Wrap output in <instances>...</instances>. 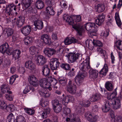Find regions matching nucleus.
Instances as JSON below:
<instances>
[{
  "mask_svg": "<svg viewBox=\"0 0 122 122\" xmlns=\"http://www.w3.org/2000/svg\"><path fill=\"white\" fill-rule=\"evenodd\" d=\"M90 59L89 57L87 58L79 66L81 70L75 78V82L78 86L82 84L83 79L87 76V73L86 71L90 68Z\"/></svg>",
  "mask_w": 122,
  "mask_h": 122,
  "instance_id": "f257e3e1",
  "label": "nucleus"
},
{
  "mask_svg": "<svg viewBox=\"0 0 122 122\" xmlns=\"http://www.w3.org/2000/svg\"><path fill=\"white\" fill-rule=\"evenodd\" d=\"M39 84L42 87L39 92L41 96L45 97H49L50 93L47 91V89H48L49 90L51 91L52 88L50 87V84L48 81V78H43L40 80Z\"/></svg>",
  "mask_w": 122,
  "mask_h": 122,
  "instance_id": "f03ea898",
  "label": "nucleus"
},
{
  "mask_svg": "<svg viewBox=\"0 0 122 122\" xmlns=\"http://www.w3.org/2000/svg\"><path fill=\"white\" fill-rule=\"evenodd\" d=\"M117 88L115 89L111 94L108 95L107 98L109 101L110 102V104L113 105V108L117 109L120 108L121 103L120 100L121 96L120 95L117 98L116 97L117 95Z\"/></svg>",
  "mask_w": 122,
  "mask_h": 122,
  "instance_id": "7ed1b4c3",
  "label": "nucleus"
},
{
  "mask_svg": "<svg viewBox=\"0 0 122 122\" xmlns=\"http://www.w3.org/2000/svg\"><path fill=\"white\" fill-rule=\"evenodd\" d=\"M63 20L68 23L69 24L72 25V27L77 31L78 34L80 36L82 35L83 29L82 26L79 23L73 25L74 21L72 18L66 14H64L63 16Z\"/></svg>",
  "mask_w": 122,
  "mask_h": 122,
  "instance_id": "20e7f679",
  "label": "nucleus"
},
{
  "mask_svg": "<svg viewBox=\"0 0 122 122\" xmlns=\"http://www.w3.org/2000/svg\"><path fill=\"white\" fill-rule=\"evenodd\" d=\"M77 87L73 81L69 80L67 87V91L72 94H74L76 92Z\"/></svg>",
  "mask_w": 122,
  "mask_h": 122,
  "instance_id": "39448f33",
  "label": "nucleus"
},
{
  "mask_svg": "<svg viewBox=\"0 0 122 122\" xmlns=\"http://www.w3.org/2000/svg\"><path fill=\"white\" fill-rule=\"evenodd\" d=\"M51 103L54 112L57 113L60 112L61 111L62 108L61 104L56 99L52 100Z\"/></svg>",
  "mask_w": 122,
  "mask_h": 122,
  "instance_id": "423d86ee",
  "label": "nucleus"
},
{
  "mask_svg": "<svg viewBox=\"0 0 122 122\" xmlns=\"http://www.w3.org/2000/svg\"><path fill=\"white\" fill-rule=\"evenodd\" d=\"M85 117L88 121L91 122H95L98 119V116L89 112H86L85 114Z\"/></svg>",
  "mask_w": 122,
  "mask_h": 122,
  "instance_id": "0eeeda50",
  "label": "nucleus"
},
{
  "mask_svg": "<svg viewBox=\"0 0 122 122\" xmlns=\"http://www.w3.org/2000/svg\"><path fill=\"white\" fill-rule=\"evenodd\" d=\"M16 9L15 6L13 4L7 5L5 9L6 14L8 15L12 16L13 14V10H15Z\"/></svg>",
  "mask_w": 122,
  "mask_h": 122,
  "instance_id": "6e6552de",
  "label": "nucleus"
},
{
  "mask_svg": "<svg viewBox=\"0 0 122 122\" xmlns=\"http://www.w3.org/2000/svg\"><path fill=\"white\" fill-rule=\"evenodd\" d=\"M43 52L46 56L50 57L55 54L56 50L54 49L46 47L44 49Z\"/></svg>",
  "mask_w": 122,
  "mask_h": 122,
  "instance_id": "1a4fd4ad",
  "label": "nucleus"
},
{
  "mask_svg": "<svg viewBox=\"0 0 122 122\" xmlns=\"http://www.w3.org/2000/svg\"><path fill=\"white\" fill-rule=\"evenodd\" d=\"M0 88L1 92L3 93H6L9 94H11L12 92L10 90V87L9 86L7 83H4L0 86Z\"/></svg>",
  "mask_w": 122,
  "mask_h": 122,
  "instance_id": "9d476101",
  "label": "nucleus"
},
{
  "mask_svg": "<svg viewBox=\"0 0 122 122\" xmlns=\"http://www.w3.org/2000/svg\"><path fill=\"white\" fill-rule=\"evenodd\" d=\"M76 114H70L68 117L66 118V122L70 121V122H81L79 118H76Z\"/></svg>",
  "mask_w": 122,
  "mask_h": 122,
  "instance_id": "9b49d317",
  "label": "nucleus"
},
{
  "mask_svg": "<svg viewBox=\"0 0 122 122\" xmlns=\"http://www.w3.org/2000/svg\"><path fill=\"white\" fill-rule=\"evenodd\" d=\"M47 59L43 56H38L36 59V64L38 66L42 65L44 64L46 61Z\"/></svg>",
  "mask_w": 122,
  "mask_h": 122,
  "instance_id": "f8f14e48",
  "label": "nucleus"
},
{
  "mask_svg": "<svg viewBox=\"0 0 122 122\" xmlns=\"http://www.w3.org/2000/svg\"><path fill=\"white\" fill-rule=\"evenodd\" d=\"M42 72V75L48 78L52 77L50 74V69L47 65H45L43 66Z\"/></svg>",
  "mask_w": 122,
  "mask_h": 122,
  "instance_id": "ddd939ff",
  "label": "nucleus"
},
{
  "mask_svg": "<svg viewBox=\"0 0 122 122\" xmlns=\"http://www.w3.org/2000/svg\"><path fill=\"white\" fill-rule=\"evenodd\" d=\"M40 39L46 44L50 45L51 44L52 42L51 39L50 38V36L47 34H44L41 35Z\"/></svg>",
  "mask_w": 122,
  "mask_h": 122,
  "instance_id": "4468645a",
  "label": "nucleus"
},
{
  "mask_svg": "<svg viewBox=\"0 0 122 122\" xmlns=\"http://www.w3.org/2000/svg\"><path fill=\"white\" fill-rule=\"evenodd\" d=\"M89 73L90 77L91 79H94L97 77L98 72L95 69L91 68L89 71Z\"/></svg>",
  "mask_w": 122,
  "mask_h": 122,
  "instance_id": "2eb2a0df",
  "label": "nucleus"
},
{
  "mask_svg": "<svg viewBox=\"0 0 122 122\" xmlns=\"http://www.w3.org/2000/svg\"><path fill=\"white\" fill-rule=\"evenodd\" d=\"M28 80L30 84L35 86H38L37 82L38 80L34 76L32 75L29 76Z\"/></svg>",
  "mask_w": 122,
  "mask_h": 122,
  "instance_id": "dca6fc26",
  "label": "nucleus"
},
{
  "mask_svg": "<svg viewBox=\"0 0 122 122\" xmlns=\"http://www.w3.org/2000/svg\"><path fill=\"white\" fill-rule=\"evenodd\" d=\"M25 66L26 68L31 71H33L36 69V66L31 61H27L25 63Z\"/></svg>",
  "mask_w": 122,
  "mask_h": 122,
  "instance_id": "f3484780",
  "label": "nucleus"
},
{
  "mask_svg": "<svg viewBox=\"0 0 122 122\" xmlns=\"http://www.w3.org/2000/svg\"><path fill=\"white\" fill-rule=\"evenodd\" d=\"M21 51L19 49H15L12 52L13 59L15 61L18 59L20 57Z\"/></svg>",
  "mask_w": 122,
  "mask_h": 122,
  "instance_id": "a211bd4d",
  "label": "nucleus"
},
{
  "mask_svg": "<svg viewBox=\"0 0 122 122\" xmlns=\"http://www.w3.org/2000/svg\"><path fill=\"white\" fill-rule=\"evenodd\" d=\"M33 0H22L21 4L23 8L24 9H27L31 5Z\"/></svg>",
  "mask_w": 122,
  "mask_h": 122,
  "instance_id": "6ab92c4d",
  "label": "nucleus"
},
{
  "mask_svg": "<svg viewBox=\"0 0 122 122\" xmlns=\"http://www.w3.org/2000/svg\"><path fill=\"white\" fill-rule=\"evenodd\" d=\"M81 55L79 53L71 54L70 56L69 62L70 63L73 62L78 58Z\"/></svg>",
  "mask_w": 122,
  "mask_h": 122,
  "instance_id": "aec40b11",
  "label": "nucleus"
},
{
  "mask_svg": "<svg viewBox=\"0 0 122 122\" xmlns=\"http://www.w3.org/2000/svg\"><path fill=\"white\" fill-rule=\"evenodd\" d=\"M31 30V27L29 25L25 26L21 29V31L22 33L25 36L29 35Z\"/></svg>",
  "mask_w": 122,
  "mask_h": 122,
  "instance_id": "412c9836",
  "label": "nucleus"
},
{
  "mask_svg": "<svg viewBox=\"0 0 122 122\" xmlns=\"http://www.w3.org/2000/svg\"><path fill=\"white\" fill-rule=\"evenodd\" d=\"M105 18V16L103 14L99 15L98 18L95 20L96 24L100 25L104 21Z\"/></svg>",
  "mask_w": 122,
  "mask_h": 122,
  "instance_id": "4be33fe9",
  "label": "nucleus"
},
{
  "mask_svg": "<svg viewBox=\"0 0 122 122\" xmlns=\"http://www.w3.org/2000/svg\"><path fill=\"white\" fill-rule=\"evenodd\" d=\"M86 30L87 31H89L92 28L97 29V27L94 23L89 22L87 23L84 25Z\"/></svg>",
  "mask_w": 122,
  "mask_h": 122,
  "instance_id": "5701e85b",
  "label": "nucleus"
},
{
  "mask_svg": "<svg viewBox=\"0 0 122 122\" xmlns=\"http://www.w3.org/2000/svg\"><path fill=\"white\" fill-rule=\"evenodd\" d=\"M78 42V40L73 37L71 38H66L64 40V42L65 45H68L72 43H75Z\"/></svg>",
  "mask_w": 122,
  "mask_h": 122,
  "instance_id": "b1692460",
  "label": "nucleus"
},
{
  "mask_svg": "<svg viewBox=\"0 0 122 122\" xmlns=\"http://www.w3.org/2000/svg\"><path fill=\"white\" fill-rule=\"evenodd\" d=\"M110 102L108 101H106L105 105L103 106L102 108V112H108L110 109Z\"/></svg>",
  "mask_w": 122,
  "mask_h": 122,
  "instance_id": "393cba45",
  "label": "nucleus"
},
{
  "mask_svg": "<svg viewBox=\"0 0 122 122\" xmlns=\"http://www.w3.org/2000/svg\"><path fill=\"white\" fill-rule=\"evenodd\" d=\"M9 45L7 43L3 44L0 46V51L3 54L5 53L9 49Z\"/></svg>",
  "mask_w": 122,
  "mask_h": 122,
  "instance_id": "a878e982",
  "label": "nucleus"
},
{
  "mask_svg": "<svg viewBox=\"0 0 122 122\" xmlns=\"http://www.w3.org/2000/svg\"><path fill=\"white\" fill-rule=\"evenodd\" d=\"M34 25L36 28L39 30L42 29L44 27L43 22L41 20L35 22Z\"/></svg>",
  "mask_w": 122,
  "mask_h": 122,
  "instance_id": "bb28decb",
  "label": "nucleus"
},
{
  "mask_svg": "<svg viewBox=\"0 0 122 122\" xmlns=\"http://www.w3.org/2000/svg\"><path fill=\"white\" fill-rule=\"evenodd\" d=\"M108 68L107 64H105L103 68L100 71V74L103 76H105L108 71Z\"/></svg>",
  "mask_w": 122,
  "mask_h": 122,
  "instance_id": "cd10ccee",
  "label": "nucleus"
},
{
  "mask_svg": "<svg viewBox=\"0 0 122 122\" xmlns=\"http://www.w3.org/2000/svg\"><path fill=\"white\" fill-rule=\"evenodd\" d=\"M63 51V49L62 48L59 47L56 51V50L55 55L56 56V57L59 58L61 57L62 56Z\"/></svg>",
  "mask_w": 122,
  "mask_h": 122,
  "instance_id": "c85d7f7f",
  "label": "nucleus"
},
{
  "mask_svg": "<svg viewBox=\"0 0 122 122\" xmlns=\"http://www.w3.org/2000/svg\"><path fill=\"white\" fill-rule=\"evenodd\" d=\"M29 52L32 55L37 54L38 53L39 50L38 48L35 46H31L29 48Z\"/></svg>",
  "mask_w": 122,
  "mask_h": 122,
  "instance_id": "c756f323",
  "label": "nucleus"
},
{
  "mask_svg": "<svg viewBox=\"0 0 122 122\" xmlns=\"http://www.w3.org/2000/svg\"><path fill=\"white\" fill-rule=\"evenodd\" d=\"M25 20V18L24 17L19 16L16 22L17 26L19 27L21 26L24 24Z\"/></svg>",
  "mask_w": 122,
  "mask_h": 122,
  "instance_id": "7c9ffc66",
  "label": "nucleus"
},
{
  "mask_svg": "<svg viewBox=\"0 0 122 122\" xmlns=\"http://www.w3.org/2000/svg\"><path fill=\"white\" fill-rule=\"evenodd\" d=\"M105 86L106 88L108 91H111L113 90L114 86L110 81L107 82Z\"/></svg>",
  "mask_w": 122,
  "mask_h": 122,
  "instance_id": "2f4dec72",
  "label": "nucleus"
},
{
  "mask_svg": "<svg viewBox=\"0 0 122 122\" xmlns=\"http://www.w3.org/2000/svg\"><path fill=\"white\" fill-rule=\"evenodd\" d=\"M101 97L100 94L99 93H96L94 94L91 98V101L92 102H95L98 101L100 99Z\"/></svg>",
  "mask_w": 122,
  "mask_h": 122,
  "instance_id": "473e14b6",
  "label": "nucleus"
},
{
  "mask_svg": "<svg viewBox=\"0 0 122 122\" xmlns=\"http://www.w3.org/2000/svg\"><path fill=\"white\" fill-rule=\"evenodd\" d=\"M51 110V109L49 107L45 108L42 114L41 117L44 118H46L47 116V114L50 113Z\"/></svg>",
  "mask_w": 122,
  "mask_h": 122,
  "instance_id": "72a5a7b5",
  "label": "nucleus"
},
{
  "mask_svg": "<svg viewBox=\"0 0 122 122\" xmlns=\"http://www.w3.org/2000/svg\"><path fill=\"white\" fill-rule=\"evenodd\" d=\"M48 81L50 84V87L51 86H53L57 83V80L55 78H52V77L48 78Z\"/></svg>",
  "mask_w": 122,
  "mask_h": 122,
  "instance_id": "f704fd0d",
  "label": "nucleus"
},
{
  "mask_svg": "<svg viewBox=\"0 0 122 122\" xmlns=\"http://www.w3.org/2000/svg\"><path fill=\"white\" fill-rule=\"evenodd\" d=\"M35 5L38 9L42 8L44 6V2L41 0H37Z\"/></svg>",
  "mask_w": 122,
  "mask_h": 122,
  "instance_id": "c9c22d12",
  "label": "nucleus"
},
{
  "mask_svg": "<svg viewBox=\"0 0 122 122\" xmlns=\"http://www.w3.org/2000/svg\"><path fill=\"white\" fill-rule=\"evenodd\" d=\"M24 44L27 46L29 45L32 42V38L28 36L25 38L24 40Z\"/></svg>",
  "mask_w": 122,
  "mask_h": 122,
  "instance_id": "e433bc0d",
  "label": "nucleus"
},
{
  "mask_svg": "<svg viewBox=\"0 0 122 122\" xmlns=\"http://www.w3.org/2000/svg\"><path fill=\"white\" fill-rule=\"evenodd\" d=\"M7 119L9 122H15V120L14 116L12 113L9 114L7 117Z\"/></svg>",
  "mask_w": 122,
  "mask_h": 122,
  "instance_id": "4c0bfd02",
  "label": "nucleus"
},
{
  "mask_svg": "<svg viewBox=\"0 0 122 122\" xmlns=\"http://www.w3.org/2000/svg\"><path fill=\"white\" fill-rule=\"evenodd\" d=\"M114 46L119 50H122V41L120 40L117 41L115 44Z\"/></svg>",
  "mask_w": 122,
  "mask_h": 122,
  "instance_id": "58836bf2",
  "label": "nucleus"
},
{
  "mask_svg": "<svg viewBox=\"0 0 122 122\" xmlns=\"http://www.w3.org/2000/svg\"><path fill=\"white\" fill-rule=\"evenodd\" d=\"M97 11L100 13L104 11L105 9L104 5L102 4H98L97 5Z\"/></svg>",
  "mask_w": 122,
  "mask_h": 122,
  "instance_id": "ea45409f",
  "label": "nucleus"
},
{
  "mask_svg": "<svg viewBox=\"0 0 122 122\" xmlns=\"http://www.w3.org/2000/svg\"><path fill=\"white\" fill-rule=\"evenodd\" d=\"M46 11L50 15H53L55 14V11L52 6H48L46 8Z\"/></svg>",
  "mask_w": 122,
  "mask_h": 122,
  "instance_id": "a19ab883",
  "label": "nucleus"
},
{
  "mask_svg": "<svg viewBox=\"0 0 122 122\" xmlns=\"http://www.w3.org/2000/svg\"><path fill=\"white\" fill-rule=\"evenodd\" d=\"M6 109L8 111L13 112L16 110V108L13 104L9 105L6 107Z\"/></svg>",
  "mask_w": 122,
  "mask_h": 122,
  "instance_id": "79ce46f5",
  "label": "nucleus"
},
{
  "mask_svg": "<svg viewBox=\"0 0 122 122\" xmlns=\"http://www.w3.org/2000/svg\"><path fill=\"white\" fill-rule=\"evenodd\" d=\"M60 66L62 68L66 70H68L70 69V65L67 63H61L60 64Z\"/></svg>",
  "mask_w": 122,
  "mask_h": 122,
  "instance_id": "37998d69",
  "label": "nucleus"
},
{
  "mask_svg": "<svg viewBox=\"0 0 122 122\" xmlns=\"http://www.w3.org/2000/svg\"><path fill=\"white\" fill-rule=\"evenodd\" d=\"M5 31L6 32L5 34L8 37L11 36L13 33V30L10 28H6L5 29Z\"/></svg>",
  "mask_w": 122,
  "mask_h": 122,
  "instance_id": "c03bdc74",
  "label": "nucleus"
},
{
  "mask_svg": "<svg viewBox=\"0 0 122 122\" xmlns=\"http://www.w3.org/2000/svg\"><path fill=\"white\" fill-rule=\"evenodd\" d=\"M90 104V102L87 100H83L82 101V102L81 103V104L82 106L86 107H89Z\"/></svg>",
  "mask_w": 122,
  "mask_h": 122,
  "instance_id": "a18cd8bd",
  "label": "nucleus"
},
{
  "mask_svg": "<svg viewBox=\"0 0 122 122\" xmlns=\"http://www.w3.org/2000/svg\"><path fill=\"white\" fill-rule=\"evenodd\" d=\"M59 83L62 86H65L67 83V80L65 77H61L59 80Z\"/></svg>",
  "mask_w": 122,
  "mask_h": 122,
  "instance_id": "49530a36",
  "label": "nucleus"
},
{
  "mask_svg": "<svg viewBox=\"0 0 122 122\" xmlns=\"http://www.w3.org/2000/svg\"><path fill=\"white\" fill-rule=\"evenodd\" d=\"M24 110L25 112L29 115H33L35 113V110L30 108H25Z\"/></svg>",
  "mask_w": 122,
  "mask_h": 122,
  "instance_id": "de8ad7c7",
  "label": "nucleus"
},
{
  "mask_svg": "<svg viewBox=\"0 0 122 122\" xmlns=\"http://www.w3.org/2000/svg\"><path fill=\"white\" fill-rule=\"evenodd\" d=\"M111 122H122V118L120 116H116L112 119Z\"/></svg>",
  "mask_w": 122,
  "mask_h": 122,
  "instance_id": "09e8293b",
  "label": "nucleus"
},
{
  "mask_svg": "<svg viewBox=\"0 0 122 122\" xmlns=\"http://www.w3.org/2000/svg\"><path fill=\"white\" fill-rule=\"evenodd\" d=\"M115 19L117 23L118 26H120L121 25V22L119 18V16L117 13L115 14Z\"/></svg>",
  "mask_w": 122,
  "mask_h": 122,
  "instance_id": "8fccbe9b",
  "label": "nucleus"
},
{
  "mask_svg": "<svg viewBox=\"0 0 122 122\" xmlns=\"http://www.w3.org/2000/svg\"><path fill=\"white\" fill-rule=\"evenodd\" d=\"M31 20H32L34 22L36 21L41 20L40 16L36 14L33 15L31 17Z\"/></svg>",
  "mask_w": 122,
  "mask_h": 122,
  "instance_id": "3c124183",
  "label": "nucleus"
},
{
  "mask_svg": "<svg viewBox=\"0 0 122 122\" xmlns=\"http://www.w3.org/2000/svg\"><path fill=\"white\" fill-rule=\"evenodd\" d=\"M16 122H26V120L24 117L22 116H19L17 117Z\"/></svg>",
  "mask_w": 122,
  "mask_h": 122,
  "instance_id": "603ef678",
  "label": "nucleus"
},
{
  "mask_svg": "<svg viewBox=\"0 0 122 122\" xmlns=\"http://www.w3.org/2000/svg\"><path fill=\"white\" fill-rule=\"evenodd\" d=\"M93 45L98 47L102 46L103 44L100 41L97 40H94L92 42Z\"/></svg>",
  "mask_w": 122,
  "mask_h": 122,
  "instance_id": "864d4df0",
  "label": "nucleus"
},
{
  "mask_svg": "<svg viewBox=\"0 0 122 122\" xmlns=\"http://www.w3.org/2000/svg\"><path fill=\"white\" fill-rule=\"evenodd\" d=\"M18 77L17 75H15L12 76L10 77V83L11 84H12L16 80V78Z\"/></svg>",
  "mask_w": 122,
  "mask_h": 122,
  "instance_id": "5fc2aeb1",
  "label": "nucleus"
},
{
  "mask_svg": "<svg viewBox=\"0 0 122 122\" xmlns=\"http://www.w3.org/2000/svg\"><path fill=\"white\" fill-rule=\"evenodd\" d=\"M69 100L68 95L65 96L62 99V103L65 105H66L69 102Z\"/></svg>",
  "mask_w": 122,
  "mask_h": 122,
  "instance_id": "6e6d98bb",
  "label": "nucleus"
},
{
  "mask_svg": "<svg viewBox=\"0 0 122 122\" xmlns=\"http://www.w3.org/2000/svg\"><path fill=\"white\" fill-rule=\"evenodd\" d=\"M60 63H54L50 65V67L52 70H56L57 68L59 66Z\"/></svg>",
  "mask_w": 122,
  "mask_h": 122,
  "instance_id": "4d7b16f0",
  "label": "nucleus"
},
{
  "mask_svg": "<svg viewBox=\"0 0 122 122\" xmlns=\"http://www.w3.org/2000/svg\"><path fill=\"white\" fill-rule=\"evenodd\" d=\"M45 3L48 6H52L54 3V1L53 0H46Z\"/></svg>",
  "mask_w": 122,
  "mask_h": 122,
  "instance_id": "13d9d810",
  "label": "nucleus"
},
{
  "mask_svg": "<svg viewBox=\"0 0 122 122\" xmlns=\"http://www.w3.org/2000/svg\"><path fill=\"white\" fill-rule=\"evenodd\" d=\"M97 50L98 53L102 54V56H104V53L105 51L101 47H98L97 48Z\"/></svg>",
  "mask_w": 122,
  "mask_h": 122,
  "instance_id": "bf43d9fd",
  "label": "nucleus"
},
{
  "mask_svg": "<svg viewBox=\"0 0 122 122\" xmlns=\"http://www.w3.org/2000/svg\"><path fill=\"white\" fill-rule=\"evenodd\" d=\"M59 63L58 61V60L57 58H54L51 59L50 61V65L54 63Z\"/></svg>",
  "mask_w": 122,
  "mask_h": 122,
  "instance_id": "052dcab7",
  "label": "nucleus"
},
{
  "mask_svg": "<svg viewBox=\"0 0 122 122\" xmlns=\"http://www.w3.org/2000/svg\"><path fill=\"white\" fill-rule=\"evenodd\" d=\"M6 105L4 101L2 100H0V108L3 109Z\"/></svg>",
  "mask_w": 122,
  "mask_h": 122,
  "instance_id": "680f3d73",
  "label": "nucleus"
},
{
  "mask_svg": "<svg viewBox=\"0 0 122 122\" xmlns=\"http://www.w3.org/2000/svg\"><path fill=\"white\" fill-rule=\"evenodd\" d=\"M11 64L10 61L8 59L5 60L4 61V64L5 66H7L10 65Z\"/></svg>",
  "mask_w": 122,
  "mask_h": 122,
  "instance_id": "e2e57ef3",
  "label": "nucleus"
},
{
  "mask_svg": "<svg viewBox=\"0 0 122 122\" xmlns=\"http://www.w3.org/2000/svg\"><path fill=\"white\" fill-rule=\"evenodd\" d=\"M71 111V109L69 108L66 107L64 109V113L66 115H67L70 114Z\"/></svg>",
  "mask_w": 122,
  "mask_h": 122,
  "instance_id": "0e129e2a",
  "label": "nucleus"
},
{
  "mask_svg": "<svg viewBox=\"0 0 122 122\" xmlns=\"http://www.w3.org/2000/svg\"><path fill=\"white\" fill-rule=\"evenodd\" d=\"M49 103V102L48 101L46 100H45L41 103V106L43 107H45L47 106Z\"/></svg>",
  "mask_w": 122,
  "mask_h": 122,
  "instance_id": "69168bd1",
  "label": "nucleus"
},
{
  "mask_svg": "<svg viewBox=\"0 0 122 122\" xmlns=\"http://www.w3.org/2000/svg\"><path fill=\"white\" fill-rule=\"evenodd\" d=\"M69 101V102H73L75 101V99L74 97L70 95H68Z\"/></svg>",
  "mask_w": 122,
  "mask_h": 122,
  "instance_id": "338daca9",
  "label": "nucleus"
},
{
  "mask_svg": "<svg viewBox=\"0 0 122 122\" xmlns=\"http://www.w3.org/2000/svg\"><path fill=\"white\" fill-rule=\"evenodd\" d=\"M92 110L93 112H97L98 110V106L96 105L92 107Z\"/></svg>",
  "mask_w": 122,
  "mask_h": 122,
  "instance_id": "774afa93",
  "label": "nucleus"
}]
</instances>
